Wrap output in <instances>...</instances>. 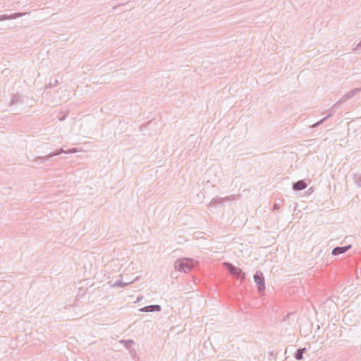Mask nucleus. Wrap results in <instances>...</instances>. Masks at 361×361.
Instances as JSON below:
<instances>
[{"instance_id":"nucleus-12","label":"nucleus","mask_w":361,"mask_h":361,"mask_svg":"<svg viewBox=\"0 0 361 361\" xmlns=\"http://www.w3.org/2000/svg\"><path fill=\"white\" fill-rule=\"evenodd\" d=\"M121 343L123 344V345L127 348L130 349L133 344H134V341L132 339L129 340H121Z\"/></svg>"},{"instance_id":"nucleus-3","label":"nucleus","mask_w":361,"mask_h":361,"mask_svg":"<svg viewBox=\"0 0 361 361\" xmlns=\"http://www.w3.org/2000/svg\"><path fill=\"white\" fill-rule=\"evenodd\" d=\"M254 281L257 287V291L261 295H264L266 290L265 281L263 273L261 271H257L254 275Z\"/></svg>"},{"instance_id":"nucleus-11","label":"nucleus","mask_w":361,"mask_h":361,"mask_svg":"<svg viewBox=\"0 0 361 361\" xmlns=\"http://www.w3.org/2000/svg\"><path fill=\"white\" fill-rule=\"evenodd\" d=\"M17 104H23V100L19 94H13L9 102V106H11Z\"/></svg>"},{"instance_id":"nucleus-21","label":"nucleus","mask_w":361,"mask_h":361,"mask_svg":"<svg viewBox=\"0 0 361 361\" xmlns=\"http://www.w3.org/2000/svg\"><path fill=\"white\" fill-rule=\"evenodd\" d=\"M361 47V41L359 42V44L357 45V48L358 47Z\"/></svg>"},{"instance_id":"nucleus-20","label":"nucleus","mask_w":361,"mask_h":361,"mask_svg":"<svg viewBox=\"0 0 361 361\" xmlns=\"http://www.w3.org/2000/svg\"><path fill=\"white\" fill-rule=\"evenodd\" d=\"M293 313H288L287 314V315L286 316V317L284 318V321L286 320V318H288L290 316L293 315Z\"/></svg>"},{"instance_id":"nucleus-19","label":"nucleus","mask_w":361,"mask_h":361,"mask_svg":"<svg viewBox=\"0 0 361 361\" xmlns=\"http://www.w3.org/2000/svg\"><path fill=\"white\" fill-rule=\"evenodd\" d=\"M298 350L300 351L302 354H304L305 353H306L307 348H299V349H298Z\"/></svg>"},{"instance_id":"nucleus-5","label":"nucleus","mask_w":361,"mask_h":361,"mask_svg":"<svg viewBox=\"0 0 361 361\" xmlns=\"http://www.w3.org/2000/svg\"><path fill=\"white\" fill-rule=\"evenodd\" d=\"M360 92H361V87L355 88V89L350 90L348 93L345 94L342 97V98L335 104V106L346 102L347 100L353 98L356 94H357Z\"/></svg>"},{"instance_id":"nucleus-17","label":"nucleus","mask_w":361,"mask_h":361,"mask_svg":"<svg viewBox=\"0 0 361 361\" xmlns=\"http://www.w3.org/2000/svg\"><path fill=\"white\" fill-rule=\"evenodd\" d=\"M280 208L279 204L275 202L273 205V210H278Z\"/></svg>"},{"instance_id":"nucleus-22","label":"nucleus","mask_w":361,"mask_h":361,"mask_svg":"<svg viewBox=\"0 0 361 361\" xmlns=\"http://www.w3.org/2000/svg\"><path fill=\"white\" fill-rule=\"evenodd\" d=\"M347 317H348V314H345L344 319H347Z\"/></svg>"},{"instance_id":"nucleus-13","label":"nucleus","mask_w":361,"mask_h":361,"mask_svg":"<svg viewBox=\"0 0 361 361\" xmlns=\"http://www.w3.org/2000/svg\"><path fill=\"white\" fill-rule=\"evenodd\" d=\"M353 179H354V182L355 183V184L359 186V187H361V173H355L354 175V177H353Z\"/></svg>"},{"instance_id":"nucleus-18","label":"nucleus","mask_w":361,"mask_h":361,"mask_svg":"<svg viewBox=\"0 0 361 361\" xmlns=\"http://www.w3.org/2000/svg\"><path fill=\"white\" fill-rule=\"evenodd\" d=\"M57 85H58V80H55L53 82H50V83L49 84V85L50 87H55V86H56Z\"/></svg>"},{"instance_id":"nucleus-6","label":"nucleus","mask_w":361,"mask_h":361,"mask_svg":"<svg viewBox=\"0 0 361 361\" xmlns=\"http://www.w3.org/2000/svg\"><path fill=\"white\" fill-rule=\"evenodd\" d=\"M161 310V307L159 305H147L139 310V311L142 312H160Z\"/></svg>"},{"instance_id":"nucleus-9","label":"nucleus","mask_w":361,"mask_h":361,"mask_svg":"<svg viewBox=\"0 0 361 361\" xmlns=\"http://www.w3.org/2000/svg\"><path fill=\"white\" fill-rule=\"evenodd\" d=\"M307 183L304 180H300L293 183L292 188L295 191H300L307 188Z\"/></svg>"},{"instance_id":"nucleus-14","label":"nucleus","mask_w":361,"mask_h":361,"mask_svg":"<svg viewBox=\"0 0 361 361\" xmlns=\"http://www.w3.org/2000/svg\"><path fill=\"white\" fill-rule=\"evenodd\" d=\"M131 282H128V283H123V281H121V280H118V281H116L111 286L113 287H116V286H119V287H125L128 284L130 283Z\"/></svg>"},{"instance_id":"nucleus-15","label":"nucleus","mask_w":361,"mask_h":361,"mask_svg":"<svg viewBox=\"0 0 361 361\" xmlns=\"http://www.w3.org/2000/svg\"><path fill=\"white\" fill-rule=\"evenodd\" d=\"M294 357L297 360H301L303 358V354H302L300 351L297 350L294 353Z\"/></svg>"},{"instance_id":"nucleus-1","label":"nucleus","mask_w":361,"mask_h":361,"mask_svg":"<svg viewBox=\"0 0 361 361\" xmlns=\"http://www.w3.org/2000/svg\"><path fill=\"white\" fill-rule=\"evenodd\" d=\"M197 262L192 258L178 259L175 262V269L185 273L189 272L196 266Z\"/></svg>"},{"instance_id":"nucleus-4","label":"nucleus","mask_w":361,"mask_h":361,"mask_svg":"<svg viewBox=\"0 0 361 361\" xmlns=\"http://www.w3.org/2000/svg\"><path fill=\"white\" fill-rule=\"evenodd\" d=\"M76 152L75 149H70L68 151H65L63 148H61L59 149H57L53 152H51L45 156H41V157H37L36 159H35V161H39L40 163H42L45 161H47L49 160V159H51V157H55V156H57V155H59L62 153H73Z\"/></svg>"},{"instance_id":"nucleus-10","label":"nucleus","mask_w":361,"mask_h":361,"mask_svg":"<svg viewBox=\"0 0 361 361\" xmlns=\"http://www.w3.org/2000/svg\"><path fill=\"white\" fill-rule=\"evenodd\" d=\"M334 110H331L330 113L329 114V115H327L326 117L322 118L320 121L316 122L315 123L312 124L310 127L312 128H317L321 124L324 123L329 118L332 116L334 115Z\"/></svg>"},{"instance_id":"nucleus-2","label":"nucleus","mask_w":361,"mask_h":361,"mask_svg":"<svg viewBox=\"0 0 361 361\" xmlns=\"http://www.w3.org/2000/svg\"><path fill=\"white\" fill-rule=\"evenodd\" d=\"M224 265L229 274L233 277L240 279L241 281H243L245 279V274L241 269L229 262H225Z\"/></svg>"},{"instance_id":"nucleus-8","label":"nucleus","mask_w":361,"mask_h":361,"mask_svg":"<svg viewBox=\"0 0 361 361\" xmlns=\"http://www.w3.org/2000/svg\"><path fill=\"white\" fill-rule=\"evenodd\" d=\"M25 14V13H24L18 12V13H15L11 14V15H7V14L0 15V21L16 19L17 18L22 17Z\"/></svg>"},{"instance_id":"nucleus-7","label":"nucleus","mask_w":361,"mask_h":361,"mask_svg":"<svg viewBox=\"0 0 361 361\" xmlns=\"http://www.w3.org/2000/svg\"><path fill=\"white\" fill-rule=\"evenodd\" d=\"M352 247L351 245H348L343 247H336L332 250L331 254L334 256H337L341 254H343L348 251Z\"/></svg>"},{"instance_id":"nucleus-16","label":"nucleus","mask_w":361,"mask_h":361,"mask_svg":"<svg viewBox=\"0 0 361 361\" xmlns=\"http://www.w3.org/2000/svg\"><path fill=\"white\" fill-rule=\"evenodd\" d=\"M224 199H222V198H220V197H218V198H214L212 200V202L214 203V204H216V203H218V202H221Z\"/></svg>"}]
</instances>
